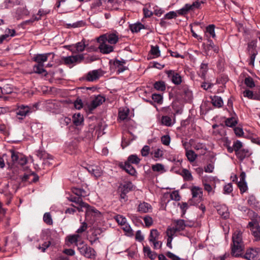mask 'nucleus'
<instances>
[{
  "instance_id": "27",
  "label": "nucleus",
  "mask_w": 260,
  "mask_h": 260,
  "mask_svg": "<svg viewBox=\"0 0 260 260\" xmlns=\"http://www.w3.org/2000/svg\"><path fill=\"white\" fill-rule=\"evenodd\" d=\"M143 250L145 255H146L150 259L152 260H154L157 257H158L156 252L151 251L150 248L148 246H144Z\"/></svg>"
},
{
  "instance_id": "15",
  "label": "nucleus",
  "mask_w": 260,
  "mask_h": 260,
  "mask_svg": "<svg viewBox=\"0 0 260 260\" xmlns=\"http://www.w3.org/2000/svg\"><path fill=\"white\" fill-rule=\"evenodd\" d=\"M174 222L176 223V226L172 228V232L174 233L183 231L185 227H192L191 224H185V221L184 219H177L174 221Z\"/></svg>"
},
{
  "instance_id": "49",
  "label": "nucleus",
  "mask_w": 260,
  "mask_h": 260,
  "mask_svg": "<svg viewBox=\"0 0 260 260\" xmlns=\"http://www.w3.org/2000/svg\"><path fill=\"white\" fill-rule=\"evenodd\" d=\"M76 51L78 52L83 51L86 47V45L85 44V40L83 39L81 42L75 44Z\"/></svg>"
},
{
  "instance_id": "61",
  "label": "nucleus",
  "mask_w": 260,
  "mask_h": 260,
  "mask_svg": "<svg viewBox=\"0 0 260 260\" xmlns=\"http://www.w3.org/2000/svg\"><path fill=\"white\" fill-rule=\"evenodd\" d=\"M207 41L208 42L207 46H208V48H209V49H210V48H212L215 53H218L219 50V47L218 46L215 45L213 43V41L211 39H210L209 38L207 39Z\"/></svg>"
},
{
  "instance_id": "35",
  "label": "nucleus",
  "mask_w": 260,
  "mask_h": 260,
  "mask_svg": "<svg viewBox=\"0 0 260 260\" xmlns=\"http://www.w3.org/2000/svg\"><path fill=\"white\" fill-rule=\"evenodd\" d=\"M71 190L72 192L78 197L82 198L87 196L86 191L83 188L72 187Z\"/></svg>"
},
{
  "instance_id": "20",
  "label": "nucleus",
  "mask_w": 260,
  "mask_h": 260,
  "mask_svg": "<svg viewBox=\"0 0 260 260\" xmlns=\"http://www.w3.org/2000/svg\"><path fill=\"white\" fill-rule=\"evenodd\" d=\"M252 153L248 149L243 148L235 154L240 162H242L246 158L250 157Z\"/></svg>"
},
{
  "instance_id": "2",
  "label": "nucleus",
  "mask_w": 260,
  "mask_h": 260,
  "mask_svg": "<svg viewBox=\"0 0 260 260\" xmlns=\"http://www.w3.org/2000/svg\"><path fill=\"white\" fill-rule=\"evenodd\" d=\"M133 190V183L127 182L124 184H120L117 188V192L119 194V200L120 202H126L128 200L127 194Z\"/></svg>"
},
{
  "instance_id": "55",
  "label": "nucleus",
  "mask_w": 260,
  "mask_h": 260,
  "mask_svg": "<svg viewBox=\"0 0 260 260\" xmlns=\"http://www.w3.org/2000/svg\"><path fill=\"white\" fill-rule=\"evenodd\" d=\"M114 219L116 221V222L121 225H123V224H125L126 222V218L122 215L117 214L114 217Z\"/></svg>"
},
{
  "instance_id": "1",
  "label": "nucleus",
  "mask_w": 260,
  "mask_h": 260,
  "mask_svg": "<svg viewBox=\"0 0 260 260\" xmlns=\"http://www.w3.org/2000/svg\"><path fill=\"white\" fill-rule=\"evenodd\" d=\"M242 233L240 231H236L232 236V243L231 245V255L234 257L241 256L240 252L244 250L243 246Z\"/></svg>"
},
{
  "instance_id": "12",
  "label": "nucleus",
  "mask_w": 260,
  "mask_h": 260,
  "mask_svg": "<svg viewBox=\"0 0 260 260\" xmlns=\"http://www.w3.org/2000/svg\"><path fill=\"white\" fill-rule=\"evenodd\" d=\"M86 206L87 207V210L85 211V220L86 221H88L91 217L98 218L101 216V212L94 207L91 206L88 204Z\"/></svg>"
},
{
  "instance_id": "11",
  "label": "nucleus",
  "mask_w": 260,
  "mask_h": 260,
  "mask_svg": "<svg viewBox=\"0 0 260 260\" xmlns=\"http://www.w3.org/2000/svg\"><path fill=\"white\" fill-rule=\"evenodd\" d=\"M97 42L100 43L98 49L100 52L103 54H108L114 51V47L112 45L107 44V42L103 40L96 39Z\"/></svg>"
},
{
  "instance_id": "7",
  "label": "nucleus",
  "mask_w": 260,
  "mask_h": 260,
  "mask_svg": "<svg viewBox=\"0 0 260 260\" xmlns=\"http://www.w3.org/2000/svg\"><path fill=\"white\" fill-rule=\"evenodd\" d=\"M176 93L181 96L187 102H190L193 99L192 92L186 84H183L178 88Z\"/></svg>"
},
{
  "instance_id": "6",
  "label": "nucleus",
  "mask_w": 260,
  "mask_h": 260,
  "mask_svg": "<svg viewBox=\"0 0 260 260\" xmlns=\"http://www.w3.org/2000/svg\"><path fill=\"white\" fill-rule=\"evenodd\" d=\"M11 153V159L13 165H20L24 166L27 162V159L25 156L22 154L16 152L13 149L10 150Z\"/></svg>"
},
{
  "instance_id": "60",
  "label": "nucleus",
  "mask_w": 260,
  "mask_h": 260,
  "mask_svg": "<svg viewBox=\"0 0 260 260\" xmlns=\"http://www.w3.org/2000/svg\"><path fill=\"white\" fill-rule=\"evenodd\" d=\"M43 220L48 225H52L53 224V220L49 212H46L44 214Z\"/></svg>"
},
{
  "instance_id": "58",
  "label": "nucleus",
  "mask_w": 260,
  "mask_h": 260,
  "mask_svg": "<svg viewBox=\"0 0 260 260\" xmlns=\"http://www.w3.org/2000/svg\"><path fill=\"white\" fill-rule=\"evenodd\" d=\"M237 185L241 194L246 192L248 189V186L246 182L239 181L238 182Z\"/></svg>"
},
{
  "instance_id": "50",
  "label": "nucleus",
  "mask_w": 260,
  "mask_h": 260,
  "mask_svg": "<svg viewBox=\"0 0 260 260\" xmlns=\"http://www.w3.org/2000/svg\"><path fill=\"white\" fill-rule=\"evenodd\" d=\"M151 169L154 172H160L161 173L166 172L164 166L159 163L153 165L151 166Z\"/></svg>"
},
{
  "instance_id": "48",
  "label": "nucleus",
  "mask_w": 260,
  "mask_h": 260,
  "mask_svg": "<svg viewBox=\"0 0 260 260\" xmlns=\"http://www.w3.org/2000/svg\"><path fill=\"white\" fill-rule=\"evenodd\" d=\"M150 53L154 55V57H158L160 56V51L158 45L151 46V49L149 51Z\"/></svg>"
},
{
  "instance_id": "34",
  "label": "nucleus",
  "mask_w": 260,
  "mask_h": 260,
  "mask_svg": "<svg viewBox=\"0 0 260 260\" xmlns=\"http://www.w3.org/2000/svg\"><path fill=\"white\" fill-rule=\"evenodd\" d=\"M140 161L141 159L136 154L129 155L126 160L127 162L136 165H139Z\"/></svg>"
},
{
  "instance_id": "36",
  "label": "nucleus",
  "mask_w": 260,
  "mask_h": 260,
  "mask_svg": "<svg viewBox=\"0 0 260 260\" xmlns=\"http://www.w3.org/2000/svg\"><path fill=\"white\" fill-rule=\"evenodd\" d=\"M21 0H5L4 5L5 8L9 9L14 6H18L20 4Z\"/></svg>"
},
{
  "instance_id": "5",
  "label": "nucleus",
  "mask_w": 260,
  "mask_h": 260,
  "mask_svg": "<svg viewBox=\"0 0 260 260\" xmlns=\"http://www.w3.org/2000/svg\"><path fill=\"white\" fill-rule=\"evenodd\" d=\"M84 58V54H78L75 55H71L68 56H62L61 60L63 63L65 65L69 66L72 64H79L83 61Z\"/></svg>"
},
{
  "instance_id": "17",
  "label": "nucleus",
  "mask_w": 260,
  "mask_h": 260,
  "mask_svg": "<svg viewBox=\"0 0 260 260\" xmlns=\"http://www.w3.org/2000/svg\"><path fill=\"white\" fill-rule=\"evenodd\" d=\"M31 112L32 111L31 110V108L29 106H25L23 105L20 106L16 111V113L17 116H21L18 117V119L19 120L23 119V117L26 116L29 113Z\"/></svg>"
},
{
  "instance_id": "29",
  "label": "nucleus",
  "mask_w": 260,
  "mask_h": 260,
  "mask_svg": "<svg viewBox=\"0 0 260 260\" xmlns=\"http://www.w3.org/2000/svg\"><path fill=\"white\" fill-rule=\"evenodd\" d=\"M217 212L222 218L225 219L229 218L230 217V212H229L228 208L225 206H221L217 209Z\"/></svg>"
},
{
  "instance_id": "42",
  "label": "nucleus",
  "mask_w": 260,
  "mask_h": 260,
  "mask_svg": "<svg viewBox=\"0 0 260 260\" xmlns=\"http://www.w3.org/2000/svg\"><path fill=\"white\" fill-rule=\"evenodd\" d=\"M1 92L3 94H9L13 92V87L11 84H6L3 87H0Z\"/></svg>"
},
{
  "instance_id": "14",
  "label": "nucleus",
  "mask_w": 260,
  "mask_h": 260,
  "mask_svg": "<svg viewBox=\"0 0 260 260\" xmlns=\"http://www.w3.org/2000/svg\"><path fill=\"white\" fill-rule=\"evenodd\" d=\"M51 55H53V58L54 56V54L53 52L35 54L32 60L36 62L37 64H44V63L47 61L48 57Z\"/></svg>"
},
{
  "instance_id": "26",
  "label": "nucleus",
  "mask_w": 260,
  "mask_h": 260,
  "mask_svg": "<svg viewBox=\"0 0 260 260\" xmlns=\"http://www.w3.org/2000/svg\"><path fill=\"white\" fill-rule=\"evenodd\" d=\"M144 28H145V25L139 22L129 25V29L133 33H138L141 29Z\"/></svg>"
},
{
  "instance_id": "4",
  "label": "nucleus",
  "mask_w": 260,
  "mask_h": 260,
  "mask_svg": "<svg viewBox=\"0 0 260 260\" xmlns=\"http://www.w3.org/2000/svg\"><path fill=\"white\" fill-rule=\"evenodd\" d=\"M98 38H99L100 40L108 42L110 45L116 44L119 39L118 32L115 30L103 34Z\"/></svg>"
},
{
  "instance_id": "18",
  "label": "nucleus",
  "mask_w": 260,
  "mask_h": 260,
  "mask_svg": "<svg viewBox=\"0 0 260 260\" xmlns=\"http://www.w3.org/2000/svg\"><path fill=\"white\" fill-rule=\"evenodd\" d=\"M65 151L70 154L75 153L78 148V142L77 140H74L70 142L67 144Z\"/></svg>"
},
{
  "instance_id": "10",
  "label": "nucleus",
  "mask_w": 260,
  "mask_h": 260,
  "mask_svg": "<svg viewBox=\"0 0 260 260\" xmlns=\"http://www.w3.org/2000/svg\"><path fill=\"white\" fill-rule=\"evenodd\" d=\"M259 252V248L251 247L246 249L245 254H243V251L240 252L241 256H238V257H242L247 260H254Z\"/></svg>"
},
{
  "instance_id": "32",
  "label": "nucleus",
  "mask_w": 260,
  "mask_h": 260,
  "mask_svg": "<svg viewBox=\"0 0 260 260\" xmlns=\"http://www.w3.org/2000/svg\"><path fill=\"white\" fill-rule=\"evenodd\" d=\"M257 225L254 228H252L251 229V233L252 236L254 237V240L255 241H260V225L259 223H257Z\"/></svg>"
},
{
  "instance_id": "64",
  "label": "nucleus",
  "mask_w": 260,
  "mask_h": 260,
  "mask_svg": "<svg viewBox=\"0 0 260 260\" xmlns=\"http://www.w3.org/2000/svg\"><path fill=\"white\" fill-rule=\"evenodd\" d=\"M74 105L76 109L80 110L83 106L82 100L79 97H78L74 102Z\"/></svg>"
},
{
  "instance_id": "43",
  "label": "nucleus",
  "mask_w": 260,
  "mask_h": 260,
  "mask_svg": "<svg viewBox=\"0 0 260 260\" xmlns=\"http://www.w3.org/2000/svg\"><path fill=\"white\" fill-rule=\"evenodd\" d=\"M161 123L166 126H171L173 125L171 118L169 116H162L161 118Z\"/></svg>"
},
{
  "instance_id": "53",
  "label": "nucleus",
  "mask_w": 260,
  "mask_h": 260,
  "mask_svg": "<svg viewBox=\"0 0 260 260\" xmlns=\"http://www.w3.org/2000/svg\"><path fill=\"white\" fill-rule=\"evenodd\" d=\"M244 84L250 88H252L255 86L253 79L249 76L245 78Z\"/></svg>"
},
{
  "instance_id": "8",
  "label": "nucleus",
  "mask_w": 260,
  "mask_h": 260,
  "mask_svg": "<svg viewBox=\"0 0 260 260\" xmlns=\"http://www.w3.org/2000/svg\"><path fill=\"white\" fill-rule=\"evenodd\" d=\"M116 165L132 176L136 177L138 175L136 169L132 166V164L127 162L126 161L124 162L117 161Z\"/></svg>"
},
{
  "instance_id": "39",
  "label": "nucleus",
  "mask_w": 260,
  "mask_h": 260,
  "mask_svg": "<svg viewBox=\"0 0 260 260\" xmlns=\"http://www.w3.org/2000/svg\"><path fill=\"white\" fill-rule=\"evenodd\" d=\"M36 155L40 159H52V156L43 150H38L36 151Z\"/></svg>"
},
{
  "instance_id": "41",
  "label": "nucleus",
  "mask_w": 260,
  "mask_h": 260,
  "mask_svg": "<svg viewBox=\"0 0 260 260\" xmlns=\"http://www.w3.org/2000/svg\"><path fill=\"white\" fill-rule=\"evenodd\" d=\"M225 125L230 127H234L238 124V120L234 119L233 117L227 118L225 120Z\"/></svg>"
},
{
  "instance_id": "52",
  "label": "nucleus",
  "mask_w": 260,
  "mask_h": 260,
  "mask_svg": "<svg viewBox=\"0 0 260 260\" xmlns=\"http://www.w3.org/2000/svg\"><path fill=\"white\" fill-rule=\"evenodd\" d=\"M153 102L157 103L158 104H161L163 102V96L159 93H153L151 95Z\"/></svg>"
},
{
  "instance_id": "22",
  "label": "nucleus",
  "mask_w": 260,
  "mask_h": 260,
  "mask_svg": "<svg viewBox=\"0 0 260 260\" xmlns=\"http://www.w3.org/2000/svg\"><path fill=\"white\" fill-rule=\"evenodd\" d=\"M100 75L99 72L96 70H92L89 72L86 75L85 78H83L84 79L87 81H93L99 78Z\"/></svg>"
},
{
  "instance_id": "47",
  "label": "nucleus",
  "mask_w": 260,
  "mask_h": 260,
  "mask_svg": "<svg viewBox=\"0 0 260 260\" xmlns=\"http://www.w3.org/2000/svg\"><path fill=\"white\" fill-rule=\"evenodd\" d=\"M185 155L188 161L190 162H193L197 157V155L196 154L194 151L192 150H187L186 151Z\"/></svg>"
},
{
  "instance_id": "31",
  "label": "nucleus",
  "mask_w": 260,
  "mask_h": 260,
  "mask_svg": "<svg viewBox=\"0 0 260 260\" xmlns=\"http://www.w3.org/2000/svg\"><path fill=\"white\" fill-rule=\"evenodd\" d=\"M153 88L158 91H164L166 89V83L162 80H159L153 83Z\"/></svg>"
},
{
  "instance_id": "62",
  "label": "nucleus",
  "mask_w": 260,
  "mask_h": 260,
  "mask_svg": "<svg viewBox=\"0 0 260 260\" xmlns=\"http://www.w3.org/2000/svg\"><path fill=\"white\" fill-rule=\"evenodd\" d=\"M178 206H180L181 210V217H183L186 212V210L188 207V204L186 202H182L181 204L178 203Z\"/></svg>"
},
{
  "instance_id": "45",
  "label": "nucleus",
  "mask_w": 260,
  "mask_h": 260,
  "mask_svg": "<svg viewBox=\"0 0 260 260\" xmlns=\"http://www.w3.org/2000/svg\"><path fill=\"white\" fill-rule=\"evenodd\" d=\"M232 147L233 152L235 151L236 154L243 149V143L240 140H237L234 142Z\"/></svg>"
},
{
  "instance_id": "9",
  "label": "nucleus",
  "mask_w": 260,
  "mask_h": 260,
  "mask_svg": "<svg viewBox=\"0 0 260 260\" xmlns=\"http://www.w3.org/2000/svg\"><path fill=\"white\" fill-rule=\"evenodd\" d=\"M106 101V98L104 96L99 94L95 96L94 99L91 101V103L87 105V112L89 114H92L93 111L98 106L101 105Z\"/></svg>"
},
{
  "instance_id": "37",
  "label": "nucleus",
  "mask_w": 260,
  "mask_h": 260,
  "mask_svg": "<svg viewBox=\"0 0 260 260\" xmlns=\"http://www.w3.org/2000/svg\"><path fill=\"white\" fill-rule=\"evenodd\" d=\"M151 208V206L147 203L143 202L140 203L138 207V211L142 213H147L149 209Z\"/></svg>"
},
{
  "instance_id": "30",
  "label": "nucleus",
  "mask_w": 260,
  "mask_h": 260,
  "mask_svg": "<svg viewBox=\"0 0 260 260\" xmlns=\"http://www.w3.org/2000/svg\"><path fill=\"white\" fill-rule=\"evenodd\" d=\"M73 121L75 125L78 126L83 124L84 118L82 115L78 113L73 116Z\"/></svg>"
},
{
  "instance_id": "13",
  "label": "nucleus",
  "mask_w": 260,
  "mask_h": 260,
  "mask_svg": "<svg viewBox=\"0 0 260 260\" xmlns=\"http://www.w3.org/2000/svg\"><path fill=\"white\" fill-rule=\"evenodd\" d=\"M166 74L170 80L175 85H178L182 82V77L180 75L173 70L166 71Z\"/></svg>"
},
{
  "instance_id": "19",
  "label": "nucleus",
  "mask_w": 260,
  "mask_h": 260,
  "mask_svg": "<svg viewBox=\"0 0 260 260\" xmlns=\"http://www.w3.org/2000/svg\"><path fill=\"white\" fill-rule=\"evenodd\" d=\"M44 64H36L33 66V71L31 73H36L42 75L43 77H47L48 75V72L44 68Z\"/></svg>"
},
{
  "instance_id": "24",
  "label": "nucleus",
  "mask_w": 260,
  "mask_h": 260,
  "mask_svg": "<svg viewBox=\"0 0 260 260\" xmlns=\"http://www.w3.org/2000/svg\"><path fill=\"white\" fill-rule=\"evenodd\" d=\"M192 198L194 199L198 197V196L200 194L199 199L197 200L198 202L199 203L202 200L203 191L202 189L199 186H193L191 189Z\"/></svg>"
},
{
  "instance_id": "56",
  "label": "nucleus",
  "mask_w": 260,
  "mask_h": 260,
  "mask_svg": "<svg viewBox=\"0 0 260 260\" xmlns=\"http://www.w3.org/2000/svg\"><path fill=\"white\" fill-rule=\"evenodd\" d=\"M189 11V10L188 7V5L186 4L181 9L177 10L176 12L177 13V15L185 16L188 14Z\"/></svg>"
},
{
  "instance_id": "40",
  "label": "nucleus",
  "mask_w": 260,
  "mask_h": 260,
  "mask_svg": "<svg viewBox=\"0 0 260 260\" xmlns=\"http://www.w3.org/2000/svg\"><path fill=\"white\" fill-rule=\"evenodd\" d=\"M159 235H160V233L157 231V229H152L150 231V235H149V238H148L149 242L155 241V240L158 239Z\"/></svg>"
},
{
  "instance_id": "16",
  "label": "nucleus",
  "mask_w": 260,
  "mask_h": 260,
  "mask_svg": "<svg viewBox=\"0 0 260 260\" xmlns=\"http://www.w3.org/2000/svg\"><path fill=\"white\" fill-rule=\"evenodd\" d=\"M87 171L96 178L102 176L103 172L101 167L98 166H88L85 168Z\"/></svg>"
},
{
  "instance_id": "44",
  "label": "nucleus",
  "mask_w": 260,
  "mask_h": 260,
  "mask_svg": "<svg viewBox=\"0 0 260 260\" xmlns=\"http://www.w3.org/2000/svg\"><path fill=\"white\" fill-rule=\"evenodd\" d=\"M86 54H84V58L83 61L84 63H90L93 61L97 60L99 59L96 55H88L86 56Z\"/></svg>"
},
{
  "instance_id": "33",
  "label": "nucleus",
  "mask_w": 260,
  "mask_h": 260,
  "mask_svg": "<svg viewBox=\"0 0 260 260\" xmlns=\"http://www.w3.org/2000/svg\"><path fill=\"white\" fill-rule=\"evenodd\" d=\"M180 175L182 176L185 181H189L193 180L191 173L186 169H182Z\"/></svg>"
},
{
  "instance_id": "38",
  "label": "nucleus",
  "mask_w": 260,
  "mask_h": 260,
  "mask_svg": "<svg viewBox=\"0 0 260 260\" xmlns=\"http://www.w3.org/2000/svg\"><path fill=\"white\" fill-rule=\"evenodd\" d=\"M167 235L168 236V238L167 239V246L169 247L170 249L172 248V241L173 240V236L175 234L173 232H172V228L169 227L167 229L166 231Z\"/></svg>"
},
{
  "instance_id": "54",
  "label": "nucleus",
  "mask_w": 260,
  "mask_h": 260,
  "mask_svg": "<svg viewBox=\"0 0 260 260\" xmlns=\"http://www.w3.org/2000/svg\"><path fill=\"white\" fill-rule=\"evenodd\" d=\"M40 20H41L40 17H38V16L34 15H32V17L30 19L22 22L21 23V26H23L26 25H30V24H31L35 21H39Z\"/></svg>"
},
{
  "instance_id": "46",
  "label": "nucleus",
  "mask_w": 260,
  "mask_h": 260,
  "mask_svg": "<svg viewBox=\"0 0 260 260\" xmlns=\"http://www.w3.org/2000/svg\"><path fill=\"white\" fill-rule=\"evenodd\" d=\"M257 40H253L250 41L247 44V51L250 53L251 51H257L256 48L257 47Z\"/></svg>"
},
{
  "instance_id": "28",
  "label": "nucleus",
  "mask_w": 260,
  "mask_h": 260,
  "mask_svg": "<svg viewBox=\"0 0 260 260\" xmlns=\"http://www.w3.org/2000/svg\"><path fill=\"white\" fill-rule=\"evenodd\" d=\"M208 70V64L202 62L200 67L199 76L203 80H206Z\"/></svg>"
},
{
  "instance_id": "59",
  "label": "nucleus",
  "mask_w": 260,
  "mask_h": 260,
  "mask_svg": "<svg viewBox=\"0 0 260 260\" xmlns=\"http://www.w3.org/2000/svg\"><path fill=\"white\" fill-rule=\"evenodd\" d=\"M68 199L73 203H75L77 204L79 203H81L82 205H85V202L83 201V200L81 198L78 197H75L71 195L68 198Z\"/></svg>"
},
{
  "instance_id": "25",
  "label": "nucleus",
  "mask_w": 260,
  "mask_h": 260,
  "mask_svg": "<svg viewBox=\"0 0 260 260\" xmlns=\"http://www.w3.org/2000/svg\"><path fill=\"white\" fill-rule=\"evenodd\" d=\"M215 25L213 24H209L207 26L205 29V34L208 38L211 37L212 38L215 39L216 34L215 32Z\"/></svg>"
},
{
  "instance_id": "57",
  "label": "nucleus",
  "mask_w": 260,
  "mask_h": 260,
  "mask_svg": "<svg viewBox=\"0 0 260 260\" xmlns=\"http://www.w3.org/2000/svg\"><path fill=\"white\" fill-rule=\"evenodd\" d=\"M223 142V146L226 148L228 152L230 153H233V147L231 146V141L228 137H225Z\"/></svg>"
},
{
  "instance_id": "51",
  "label": "nucleus",
  "mask_w": 260,
  "mask_h": 260,
  "mask_svg": "<svg viewBox=\"0 0 260 260\" xmlns=\"http://www.w3.org/2000/svg\"><path fill=\"white\" fill-rule=\"evenodd\" d=\"M122 226H123L122 230L126 233L127 236L132 237L134 235V231L128 223L126 222L125 224H123Z\"/></svg>"
},
{
  "instance_id": "23",
  "label": "nucleus",
  "mask_w": 260,
  "mask_h": 260,
  "mask_svg": "<svg viewBox=\"0 0 260 260\" xmlns=\"http://www.w3.org/2000/svg\"><path fill=\"white\" fill-rule=\"evenodd\" d=\"M211 103L215 107L220 108L223 105V101L221 96L217 95L210 96Z\"/></svg>"
},
{
  "instance_id": "3",
  "label": "nucleus",
  "mask_w": 260,
  "mask_h": 260,
  "mask_svg": "<svg viewBox=\"0 0 260 260\" xmlns=\"http://www.w3.org/2000/svg\"><path fill=\"white\" fill-rule=\"evenodd\" d=\"M78 249L81 254L88 258H94L95 257V251L94 249L88 246L87 244H84L83 242L77 243Z\"/></svg>"
},
{
  "instance_id": "21",
  "label": "nucleus",
  "mask_w": 260,
  "mask_h": 260,
  "mask_svg": "<svg viewBox=\"0 0 260 260\" xmlns=\"http://www.w3.org/2000/svg\"><path fill=\"white\" fill-rule=\"evenodd\" d=\"M108 3L111 5V10H119L123 9L122 0H108Z\"/></svg>"
},
{
  "instance_id": "63",
  "label": "nucleus",
  "mask_w": 260,
  "mask_h": 260,
  "mask_svg": "<svg viewBox=\"0 0 260 260\" xmlns=\"http://www.w3.org/2000/svg\"><path fill=\"white\" fill-rule=\"evenodd\" d=\"M247 203L250 206H256L258 202L257 201L255 197L253 194H251L249 196Z\"/></svg>"
}]
</instances>
